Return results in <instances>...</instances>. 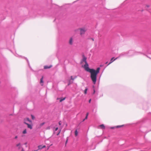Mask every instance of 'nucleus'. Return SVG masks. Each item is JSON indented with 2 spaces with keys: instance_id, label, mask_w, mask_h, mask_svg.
Listing matches in <instances>:
<instances>
[{
  "instance_id": "nucleus-24",
  "label": "nucleus",
  "mask_w": 151,
  "mask_h": 151,
  "mask_svg": "<svg viewBox=\"0 0 151 151\" xmlns=\"http://www.w3.org/2000/svg\"><path fill=\"white\" fill-rule=\"evenodd\" d=\"M71 80H72L73 81L74 80V78H73V76H71Z\"/></svg>"
},
{
  "instance_id": "nucleus-29",
  "label": "nucleus",
  "mask_w": 151,
  "mask_h": 151,
  "mask_svg": "<svg viewBox=\"0 0 151 151\" xmlns=\"http://www.w3.org/2000/svg\"><path fill=\"white\" fill-rule=\"evenodd\" d=\"M90 39L92 40L93 41H94V40L93 38H91Z\"/></svg>"
},
{
  "instance_id": "nucleus-1",
  "label": "nucleus",
  "mask_w": 151,
  "mask_h": 151,
  "mask_svg": "<svg viewBox=\"0 0 151 151\" xmlns=\"http://www.w3.org/2000/svg\"><path fill=\"white\" fill-rule=\"evenodd\" d=\"M85 70L91 73V78L94 84H95L96 81L97 75L99 72L100 68H98L96 70L93 69H90L88 67V65L86 63H85L83 67Z\"/></svg>"
},
{
  "instance_id": "nucleus-5",
  "label": "nucleus",
  "mask_w": 151,
  "mask_h": 151,
  "mask_svg": "<svg viewBox=\"0 0 151 151\" xmlns=\"http://www.w3.org/2000/svg\"><path fill=\"white\" fill-rule=\"evenodd\" d=\"M16 146L17 147V148L19 150L21 149H22V145H21V143L20 142L16 144Z\"/></svg>"
},
{
  "instance_id": "nucleus-35",
  "label": "nucleus",
  "mask_w": 151,
  "mask_h": 151,
  "mask_svg": "<svg viewBox=\"0 0 151 151\" xmlns=\"http://www.w3.org/2000/svg\"><path fill=\"white\" fill-rule=\"evenodd\" d=\"M68 139H67L66 141V142H65V144H66V143H67V142H68Z\"/></svg>"
},
{
  "instance_id": "nucleus-26",
  "label": "nucleus",
  "mask_w": 151,
  "mask_h": 151,
  "mask_svg": "<svg viewBox=\"0 0 151 151\" xmlns=\"http://www.w3.org/2000/svg\"><path fill=\"white\" fill-rule=\"evenodd\" d=\"M18 138V136H16L14 137V139H16Z\"/></svg>"
},
{
  "instance_id": "nucleus-30",
  "label": "nucleus",
  "mask_w": 151,
  "mask_h": 151,
  "mask_svg": "<svg viewBox=\"0 0 151 151\" xmlns=\"http://www.w3.org/2000/svg\"><path fill=\"white\" fill-rule=\"evenodd\" d=\"M43 148H44L46 147L45 145L42 146Z\"/></svg>"
},
{
  "instance_id": "nucleus-36",
  "label": "nucleus",
  "mask_w": 151,
  "mask_h": 151,
  "mask_svg": "<svg viewBox=\"0 0 151 151\" xmlns=\"http://www.w3.org/2000/svg\"><path fill=\"white\" fill-rule=\"evenodd\" d=\"M85 119H84L83 120V121H84L85 120Z\"/></svg>"
},
{
  "instance_id": "nucleus-20",
  "label": "nucleus",
  "mask_w": 151,
  "mask_h": 151,
  "mask_svg": "<svg viewBox=\"0 0 151 151\" xmlns=\"http://www.w3.org/2000/svg\"><path fill=\"white\" fill-rule=\"evenodd\" d=\"M73 83V82H71L70 80H69V83L68 84V86H69L71 84Z\"/></svg>"
},
{
  "instance_id": "nucleus-33",
  "label": "nucleus",
  "mask_w": 151,
  "mask_h": 151,
  "mask_svg": "<svg viewBox=\"0 0 151 151\" xmlns=\"http://www.w3.org/2000/svg\"><path fill=\"white\" fill-rule=\"evenodd\" d=\"M91 99H90L89 101V103H90L91 102Z\"/></svg>"
},
{
  "instance_id": "nucleus-22",
  "label": "nucleus",
  "mask_w": 151,
  "mask_h": 151,
  "mask_svg": "<svg viewBox=\"0 0 151 151\" xmlns=\"http://www.w3.org/2000/svg\"><path fill=\"white\" fill-rule=\"evenodd\" d=\"M150 7V5L148 4H147L145 5V7L147 8H149Z\"/></svg>"
},
{
  "instance_id": "nucleus-9",
  "label": "nucleus",
  "mask_w": 151,
  "mask_h": 151,
  "mask_svg": "<svg viewBox=\"0 0 151 151\" xmlns=\"http://www.w3.org/2000/svg\"><path fill=\"white\" fill-rule=\"evenodd\" d=\"M43 77L42 76V78L40 79V83L42 86L43 85Z\"/></svg>"
},
{
  "instance_id": "nucleus-27",
  "label": "nucleus",
  "mask_w": 151,
  "mask_h": 151,
  "mask_svg": "<svg viewBox=\"0 0 151 151\" xmlns=\"http://www.w3.org/2000/svg\"><path fill=\"white\" fill-rule=\"evenodd\" d=\"M22 150L21 151H25L24 150V148L22 147V149H21Z\"/></svg>"
},
{
  "instance_id": "nucleus-15",
  "label": "nucleus",
  "mask_w": 151,
  "mask_h": 151,
  "mask_svg": "<svg viewBox=\"0 0 151 151\" xmlns=\"http://www.w3.org/2000/svg\"><path fill=\"white\" fill-rule=\"evenodd\" d=\"M38 147L39 149L40 150L43 148L42 146V145H39Z\"/></svg>"
},
{
  "instance_id": "nucleus-23",
  "label": "nucleus",
  "mask_w": 151,
  "mask_h": 151,
  "mask_svg": "<svg viewBox=\"0 0 151 151\" xmlns=\"http://www.w3.org/2000/svg\"><path fill=\"white\" fill-rule=\"evenodd\" d=\"M50 126H48V127H47V128H46V129L47 130H49L50 129Z\"/></svg>"
},
{
  "instance_id": "nucleus-8",
  "label": "nucleus",
  "mask_w": 151,
  "mask_h": 151,
  "mask_svg": "<svg viewBox=\"0 0 151 151\" xmlns=\"http://www.w3.org/2000/svg\"><path fill=\"white\" fill-rule=\"evenodd\" d=\"M114 58L113 57L112 58L111 60H110V62L109 64L108 65H109V64H110L112 62H113L116 59H117V58H116L114 59Z\"/></svg>"
},
{
  "instance_id": "nucleus-37",
  "label": "nucleus",
  "mask_w": 151,
  "mask_h": 151,
  "mask_svg": "<svg viewBox=\"0 0 151 151\" xmlns=\"http://www.w3.org/2000/svg\"><path fill=\"white\" fill-rule=\"evenodd\" d=\"M49 147H47V150H48V149H49Z\"/></svg>"
},
{
  "instance_id": "nucleus-3",
  "label": "nucleus",
  "mask_w": 151,
  "mask_h": 151,
  "mask_svg": "<svg viewBox=\"0 0 151 151\" xmlns=\"http://www.w3.org/2000/svg\"><path fill=\"white\" fill-rule=\"evenodd\" d=\"M24 121V123L25 124L27 123V121L29 122L30 123H32V121L29 118H24L23 120Z\"/></svg>"
},
{
  "instance_id": "nucleus-11",
  "label": "nucleus",
  "mask_w": 151,
  "mask_h": 151,
  "mask_svg": "<svg viewBox=\"0 0 151 151\" xmlns=\"http://www.w3.org/2000/svg\"><path fill=\"white\" fill-rule=\"evenodd\" d=\"M52 67V65H50V66H45L44 67V68L45 69H46L47 68H50Z\"/></svg>"
},
{
  "instance_id": "nucleus-6",
  "label": "nucleus",
  "mask_w": 151,
  "mask_h": 151,
  "mask_svg": "<svg viewBox=\"0 0 151 151\" xmlns=\"http://www.w3.org/2000/svg\"><path fill=\"white\" fill-rule=\"evenodd\" d=\"M25 124L27 125V127L28 128H29L30 129H32V125L29 124L27 123L26 124Z\"/></svg>"
},
{
  "instance_id": "nucleus-28",
  "label": "nucleus",
  "mask_w": 151,
  "mask_h": 151,
  "mask_svg": "<svg viewBox=\"0 0 151 151\" xmlns=\"http://www.w3.org/2000/svg\"><path fill=\"white\" fill-rule=\"evenodd\" d=\"M58 127L56 128L55 129V131H56L57 130H58Z\"/></svg>"
},
{
  "instance_id": "nucleus-10",
  "label": "nucleus",
  "mask_w": 151,
  "mask_h": 151,
  "mask_svg": "<svg viewBox=\"0 0 151 151\" xmlns=\"http://www.w3.org/2000/svg\"><path fill=\"white\" fill-rule=\"evenodd\" d=\"M59 98H57V99H59ZM65 97H64V98H60V102H61L62 101H63L65 100Z\"/></svg>"
},
{
  "instance_id": "nucleus-19",
  "label": "nucleus",
  "mask_w": 151,
  "mask_h": 151,
  "mask_svg": "<svg viewBox=\"0 0 151 151\" xmlns=\"http://www.w3.org/2000/svg\"><path fill=\"white\" fill-rule=\"evenodd\" d=\"M87 90H88V88H86V89H85V90H84V93L85 94H86L87 93Z\"/></svg>"
},
{
  "instance_id": "nucleus-12",
  "label": "nucleus",
  "mask_w": 151,
  "mask_h": 151,
  "mask_svg": "<svg viewBox=\"0 0 151 151\" xmlns=\"http://www.w3.org/2000/svg\"><path fill=\"white\" fill-rule=\"evenodd\" d=\"M27 133V131L26 129H25L24 130L22 131V133L23 134H25Z\"/></svg>"
},
{
  "instance_id": "nucleus-38",
  "label": "nucleus",
  "mask_w": 151,
  "mask_h": 151,
  "mask_svg": "<svg viewBox=\"0 0 151 151\" xmlns=\"http://www.w3.org/2000/svg\"><path fill=\"white\" fill-rule=\"evenodd\" d=\"M107 63H108V62H106V64Z\"/></svg>"
},
{
  "instance_id": "nucleus-4",
  "label": "nucleus",
  "mask_w": 151,
  "mask_h": 151,
  "mask_svg": "<svg viewBox=\"0 0 151 151\" xmlns=\"http://www.w3.org/2000/svg\"><path fill=\"white\" fill-rule=\"evenodd\" d=\"M68 44L70 45H72L73 43V39L72 37H70L68 40Z\"/></svg>"
},
{
  "instance_id": "nucleus-17",
  "label": "nucleus",
  "mask_w": 151,
  "mask_h": 151,
  "mask_svg": "<svg viewBox=\"0 0 151 151\" xmlns=\"http://www.w3.org/2000/svg\"><path fill=\"white\" fill-rule=\"evenodd\" d=\"M45 124V122H43L40 124L39 126L40 127H41L42 126H43Z\"/></svg>"
},
{
  "instance_id": "nucleus-13",
  "label": "nucleus",
  "mask_w": 151,
  "mask_h": 151,
  "mask_svg": "<svg viewBox=\"0 0 151 151\" xmlns=\"http://www.w3.org/2000/svg\"><path fill=\"white\" fill-rule=\"evenodd\" d=\"M78 132L77 130H76L75 132V135L76 137L78 135Z\"/></svg>"
},
{
  "instance_id": "nucleus-25",
  "label": "nucleus",
  "mask_w": 151,
  "mask_h": 151,
  "mask_svg": "<svg viewBox=\"0 0 151 151\" xmlns=\"http://www.w3.org/2000/svg\"><path fill=\"white\" fill-rule=\"evenodd\" d=\"M60 131H61V130H60L59 131V132L57 134V135H59V134H60Z\"/></svg>"
},
{
  "instance_id": "nucleus-2",
  "label": "nucleus",
  "mask_w": 151,
  "mask_h": 151,
  "mask_svg": "<svg viewBox=\"0 0 151 151\" xmlns=\"http://www.w3.org/2000/svg\"><path fill=\"white\" fill-rule=\"evenodd\" d=\"M79 30L80 32V35L81 36H82L85 34L86 31V29L84 28H80Z\"/></svg>"
},
{
  "instance_id": "nucleus-34",
  "label": "nucleus",
  "mask_w": 151,
  "mask_h": 151,
  "mask_svg": "<svg viewBox=\"0 0 151 151\" xmlns=\"http://www.w3.org/2000/svg\"><path fill=\"white\" fill-rule=\"evenodd\" d=\"M95 93V90H94L93 93L94 94V93Z\"/></svg>"
},
{
  "instance_id": "nucleus-16",
  "label": "nucleus",
  "mask_w": 151,
  "mask_h": 151,
  "mask_svg": "<svg viewBox=\"0 0 151 151\" xmlns=\"http://www.w3.org/2000/svg\"><path fill=\"white\" fill-rule=\"evenodd\" d=\"M31 116L32 119V120H33L35 119V116L34 115H32L31 114Z\"/></svg>"
},
{
  "instance_id": "nucleus-18",
  "label": "nucleus",
  "mask_w": 151,
  "mask_h": 151,
  "mask_svg": "<svg viewBox=\"0 0 151 151\" xmlns=\"http://www.w3.org/2000/svg\"><path fill=\"white\" fill-rule=\"evenodd\" d=\"M123 126H124V125L117 126L116 127H115L116 128L121 127H122Z\"/></svg>"
},
{
  "instance_id": "nucleus-32",
  "label": "nucleus",
  "mask_w": 151,
  "mask_h": 151,
  "mask_svg": "<svg viewBox=\"0 0 151 151\" xmlns=\"http://www.w3.org/2000/svg\"><path fill=\"white\" fill-rule=\"evenodd\" d=\"M115 128H116L115 127H111V129H114Z\"/></svg>"
},
{
  "instance_id": "nucleus-14",
  "label": "nucleus",
  "mask_w": 151,
  "mask_h": 151,
  "mask_svg": "<svg viewBox=\"0 0 151 151\" xmlns=\"http://www.w3.org/2000/svg\"><path fill=\"white\" fill-rule=\"evenodd\" d=\"M99 127H101V128L102 129H104L105 128V127L104 124H102L100 125Z\"/></svg>"
},
{
  "instance_id": "nucleus-31",
  "label": "nucleus",
  "mask_w": 151,
  "mask_h": 151,
  "mask_svg": "<svg viewBox=\"0 0 151 151\" xmlns=\"http://www.w3.org/2000/svg\"><path fill=\"white\" fill-rule=\"evenodd\" d=\"M59 124L60 125H61V123H60V122H59Z\"/></svg>"
},
{
  "instance_id": "nucleus-21",
  "label": "nucleus",
  "mask_w": 151,
  "mask_h": 151,
  "mask_svg": "<svg viewBox=\"0 0 151 151\" xmlns=\"http://www.w3.org/2000/svg\"><path fill=\"white\" fill-rule=\"evenodd\" d=\"M88 113H87L86 114V116L85 118V119H87L88 116Z\"/></svg>"
},
{
  "instance_id": "nucleus-7",
  "label": "nucleus",
  "mask_w": 151,
  "mask_h": 151,
  "mask_svg": "<svg viewBox=\"0 0 151 151\" xmlns=\"http://www.w3.org/2000/svg\"><path fill=\"white\" fill-rule=\"evenodd\" d=\"M83 59L82 60V61L84 62L85 63H87V61H86V59H87L86 58V57L85 56H84L83 55Z\"/></svg>"
}]
</instances>
